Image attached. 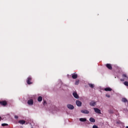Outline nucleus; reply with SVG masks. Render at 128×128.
<instances>
[{
  "instance_id": "423d86ee",
  "label": "nucleus",
  "mask_w": 128,
  "mask_h": 128,
  "mask_svg": "<svg viewBox=\"0 0 128 128\" xmlns=\"http://www.w3.org/2000/svg\"><path fill=\"white\" fill-rule=\"evenodd\" d=\"M81 112H82V114H90V111H88V110H81Z\"/></svg>"
},
{
  "instance_id": "f03ea898",
  "label": "nucleus",
  "mask_w": 128,
  "mask_h": 128,
  "mask_svg": "<svg viewBox=\"0 0 128 128\" xmlns=\"http://www.w3.org/2000/svg\"><path fill=\"white\" fill-rule=\"evenodd\" d=\"M0 104L2 106H6L8 105V102H6V100L0 101Z\"/></svg>"
},
{
  "instance_id": "6ab92c4d",
  "label": "nucleus",
  "mask_w": 128,
  "mask_h": 128,
  "mask_svg": "<svg viewBox=\"0 0 128 128\" xmlns=\"http://www.w3.org/2000/svg\"><path fill=\"white\" fill-rule=\"evenodd\" d=\"M78 84H80V80H76L75 82V84L76 86H78Z\"/></svg>"
},
{
  "instance_id": "9d476101",
  "label": "nucleus",
  "mask_w": 128,
  "mask_h": 128,
  "mask_svg": "<svg viewBox=\"0 0 128 128\" xmlns=\"http://www.w3.org/2000/svg\"><path fill=\"white\" fill-rule=\"evenodd\" d=\"M76 104L78 106H82V102L80 100H76Z\"/></svg>"
},
{
  "instance_id": "39448f33",
  "label": "nucleus",
  "mask_w": 128,
  "mask_h": 128,
  "mask_svg": "<svg viewBox=\"0 0 128 128\" xmlns=\"http://www.w3.org/2000/svg\"><path fill=\"white\" fill-rule=\"evenodd\" d=\"M28 104L30 106H32V104H34V100H32V99L28 100Z\"/></svg>"
},
{
  "instance_id": "dca6fc26",
  "label": "nucleus",
  "mask_w": 128,
  "mask_h": 128,
  "mask_svg": "<svg viewBox=\"0 0 128 128\" xmlns=\"http://www.w3.org/2000/svg\"><path fill=\"white\" fill-rule=\"evenodd\" d=\"M80 122H86V118H80Z\"/></svg>"
},
{
  "instance_id": "4468645a",
  "label": "nucleus",
  "mask_w": 128,
  "mask_h": 128,
  "mask_svg": "<svg viewBox=\"0 0 128 128\" xmlns=\"http://www.w3.org/2000/svg\"><path fill=\"white\" fill-rule=\"evenodd\" d=\"M89 120L90 122H96V120H94V118H90Z\"/></svg>"
},
{
  "instance_id": "a211bd4d",
  "label": "nucleus",
  "mask_w": 128,
  "mask_h": 128,
  "mask_svg": "<svg viewBox=\"0 0 128 128\" xmlns=\"http://www.w3.org/2000/svg\"><path fill=\"white\" fill-rule=\"evenodd\" d=\"M88 86H89L90 87V88H94V84H88Z\"/></svg>"
},
{
  "instance_id": "4be33fe9",
  "label": "nucleus",
  "mask_w": 128,
  "mask_h": 128,
  "mask_svg": "<svg viewBox=\"0 0 128 128\" xmlns=\"http://www.w3.org/2000/svg\"><path fill=\"white\" fill-rule=\"evenodd\" d=\"M122 76H123V78H128V76H126V74H124L122 75Z\"/></svg>"
},
{
  "instance_id": "cd10ccee",
  "label": "nucleus",
  "mask_w": 128,
  "mask_h": 128,
  "mask_svg": "<svg viewBox=\"0 0 128 128\" xmlns=\"http://www.w3.org/2000/svg\"><path fill=\"white\" fill-rule=\"evenodd\" d=\"M126 128H128V126H126Z\"/></svg>"
},
{
  "instance_id": "2eb2a0df",
  "label": "nucleus",
  "mask_w": 128,
  "mask_h": 128,
  "mask_svg": "<svg viewBox=\"0 0 128 128\" xmlns=\"http://www.w3.org/2000/svg\"><path fill=\"white\" fill-rule=\"evenodd\" d=\"M122 102H128V99L126 98H122Z\"/></svg>"
},
{
  "instance_id": "7ed1b4c3",
  "label": "nucleus",
  "mask_w": 128,
  "mask_h": 128,
  "mask_svg": "<svg viewBox=\"0 0 128 128\" xmlns=\"http://www.w3.org/2000/svg\"><path fill=\"white\" fill-rule=\"evenodd\" d=\"M106 66L107 68H108V70H112V64H106Z\"/></svg>"
},
{
  "instance_id": "f3484780",
  "label": "nucleus",
  "mask_w": 128,
  "mask_h": 128,
  "mask_svg": "<svg viewBox=\"0 0 128 128\" xmlns=\"http://www.w3.org/2000/svg\"><path fill=\"white\" fill-rule=\"evenodd\" d=\"M38 102H42V97L41 96H40L38 98Z\"/></svg>"
},
{
  "instance_id": "5701e85b",
  "label": "nucleus",
  "mask_w": 128,
  "mask_h": 128,
  "mask_svg": "<svg viewBox=\"0 0 128 128\" xmlns=\"http://www.w3.org/2000/svg\"><path fill=\"white\" fill-rule=\"evenodd\" d=\"M106 96L107 98H110V94H106Z\"/></svg>"
},
{
  "instance_id": "bb28decb",
  "label": "nucleus",
  "mask_w": 128,
  "mask_h": 128,
  "mask_svg": "<svg viewBox=\"0 0 128 128\" xmlns=\"http://www.w3.org/2000/svg\"><path fill=\"white\" fill-rule=\"evenodd\" d=\"M120 80H121V82H124V80L121 79Z\"/></svg>"
},
{
  "instance_id": "393cba45",
  "label": "nucleus",
  "mask_w": 128,
  "mask_h": 128,
  "mask_svg": "<svg viewBox=\"0 0 128 128\" xmlns=\"http://www.w3.org/2000/svg\"><path fill=\"white\" fill-rule=\"evenodd\" d=\"M46 102L44 101V106H46Z\"/></svg>"
},
{
  "instance_id": "1a4fd4ad",
  "label": "nucleus",
  "mask_w": 128,
  "mask_h": 128,
  "mask_svg": "<svg viewBox=\"0 0 128 128\" xmlns=\"http://www.w3.org/2000/svg\"><path fill=\"white\" fill-rule=\"evenodd\" d=\"M72 94L75 98H78L79 96L78 94V93H76V92H74L72 93Z\"/></svg>"
},
{
  "instance_id": "20e7f679",
  "label": "nucleus",
  "mask_w": 128,
  "mask_h": 128,
  "mask_svg": "<svg viewBox=\"0 0 128 128\" xmlns=\"http://www.w3.org/2000/svg\"><path fill=\"white\" fill-rule=\"evenodd\" d=\"M67 108H69V110H74V106L70 104H68L67 105Z\"/></svg>"
},
{
  "instance_id": "f257e3e1",
  "label": "nucleus",
  "mask_w": 128,
  "mask_h": 128,
  "mask_svg": "<svg viewBox=\"0 0 128 128\" xmlns=\"http://www.w3.org/2000/svg\"><path fill=\"white\" fill-rule=\"evenodd\" d=\"M32 77H28L26 80L28 84H32Z\"/></svg>"
},
{
  "instance_id": "9b49d317",
  "label": "nucleus",
  "mask_w": 128,
  "mask_h": 128,
  "mask_svg": "<svg viewBox=\"0 0 128 128\" xmlns=\"http://www.w3.org/2000/svg\"><path fill=\"white\" fill-rule=\"evenodd\" d=\"M104 90H105V92H112V90L110 88H105Z\"/></svg>"
},
{
  "instance_id": "412c9836",
  "label": "nucleus",
  "mask_w": 128,
  "mask_h": 128,
  "mask_svg": "<svg viewBox=\"0 0 128 128\" xmlns=\"http://www.w3.org/2000/svg\"><path fill=\"white\" fill-rule=\"evenodd\" d=\"M124 86H128V82H124Z\"/></svg>"
},
{
  "instance_id": "6e6552de",
  "label": "nucleus",
  "mask_w": 128,
  "mask_h": 128,
  "mask_svg": "<svg viewBox=\"0 0 128 128\" xmlns=\"http://www.w3.org/2000/svg\"><path fill=\"white\" fill-rule=\"evenodd\" d=\"M94 110L96 114H100V110L98 108H94Z\"/></svg>"
},
{
  "instance_id": "ddd939ff",
  "label": "nucleus",
  "mask_w": 128,
  "mask_h": 128,
  "mask_svg": "<svg viewBox=\"0 0 128 128\" xmlns=\"http://www.w3.org/2000/svg\"><path fill=\"white\" fill-rule=\"evenodd\" d=\"M18 123L20 124H26V121L24 120H20L18 121Z\"/></svg>"
},
{
  "instance_id": "aec40b11",
  "label": "nucleus",
  "mask_w": 128,
  "mask_h": 128,
  "mask_svg": "<svg viewBox=\"0 0 128 128\" xmlns=\"http://www.w3.org/2000/svg\"><path fill=\"white\" fill-rule=\"evenodd\" d=\"M8 126V124H2V126Z\"/></svg>"
},
{
  "instance_id": "f8f14e48",
  "label": "nucleus",
  "mask_w": 128,
  "mask_h": 128,
  "mask_svg": "<svg viewBox=\"0 0 128 128\" xmlns=\"http://www.w3.org/2000/svg\"><path fill=\"white\" fill-rule=\"evenodd\" d=\"M72 78H73L74 80H76V78H78V74H72Z\"/></svg>"
},
{
  "instance_id": "0eeeda50",
  "label": "nucleus",
  "mask_w": 128,
  "mask_h": 128,
  "mask_svg": "<svg viewBox=\"0 0 128 128\" xmlns=\"http://www.w3.org/2000/svg\"><path fill=\"white\" fill-rule=\"evenodd\" d=\"M96 102H94V101H92L90 103V105L91 106H96Z\"/></svg>"
},
{
  "instance_id": "c85d7f7f",
  "label": "nucleus",
  "mask_w": 128,
  "mask_h": 128,
  "mask_svg": "<svg viewBox=\"0 0 128 128\" xmlns=\"http://www.w3.org/2000/svg\"><path fill=\"white\" fill-rule=\"evenodd\" d=\"M0 118H2V117L0 116Z\"/></svg>"
},
{
  "instance_id": "a878e982",
  "label": "nucleus",
  "mask_w": 128,
  "mask_h": 128,
  "mask_svg": "<svg viewBox=\"0 0 128 128\" xmlns=\"http://www.w3.org/2000/svg\"><path fill=\"white\" fill-rule=\"evenodd\" d=\"M15 118H18V116H14Z\"/></svg>"
},
{
  "instance_id": "b1692460",
  "label": "nucleus",
  "mask_w": 128,
  "mask_h": 128,
  "mask_svg": "<svg viewBox=\"0 0 128 128\" xmlns=\"http://www.w3.org/2000/svg\"><path fill=\"white\" fill-rule=\"evenodd\" d=\"M92 128H98V126H96V125H94V126H93Z\"/></svg>"
}]
</instances>
